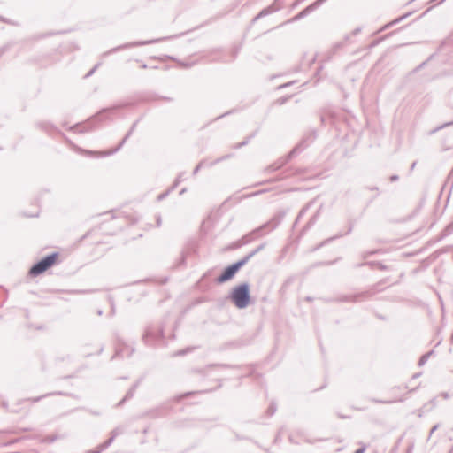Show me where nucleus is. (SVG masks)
Instances as JSON below:
<instances>
[{"label": "nucleus", "mask_w": 453, "mask_h": 453, "mask_svg": "<svg viewBox=\"0 0 453 453\" xmlns=\"http://www.w3.org/2000/svg\"><path fill=\"white\" fill-rule=\"evenodd\" d=\"M133 104H134V103L126 102V103L115 104L109 108H104L102 111H100L96 115H95L92 119H90L87 123L82 124V125H76V126L73 127L72 129L77 133L88 132L92 129L91 124L94 123L95 121H96V120L102 121V120L107 119L109 114H114L117 111L129 107Z\"/></svg>", "instance_id": "nucleus-1"}, {"label": "nucleus", "mask_w": 453, "mask_h": 453, "mask_svg": "<svg viewBox=\"0 0 453 453\" xmlns=\"http://www.w3.org/2000/svg\"><path fill=\"white\" fill-rule=\"evenodd\" d=\"M315 131L310 133L289 152L288 156L286 158H280L278 161L274 162L273 164L268 165L267 167L265 168V173H271L281 168L283 165L287 164L289 158L293 157L295 155L303 150L315 139Z\"/></svg>", "instance_id": "nucleus-2"}, {"label": "nucleus", "mask_w": 453, "mask_h": 453, "mask_svg": "<svg viewBox=\"0 0 453 453\" xmlns=\"http://www.w3.org/2000/svg\"><path fill=\"white\" fill-rule=\"evenodd\" d=\"M230 299L237 308H246L250 301L249 283L243 282L234 288L230 294Z\"/></svg>", "instance_id": "nucleus-3"}, {"label": "nucleus", "mask_w": 453, "mask_h": 453, "mask_svg": "<svg viewBox=\"0 0 453 453\" xmlns=\"http://www.w3.org/2000/svg\"><path fill=\"white\" fill-rule=\"evenodd\" d=\"M58 256L59 254L58 252H53L39 260L29 269V275L32 277H36L43 273L57 263Z\"/></svg>", "instance_id": "nucleus-4"}, {"label": "nucleus", "mask_w": 453, "mask_h": 453, "mask_svg": "<svg viewBox=\"0 0 453 453\" xmlns=\"http://www.w3.org/2000/svg\"><path fill=\"white\" fill-rule=\"evenodd\" d=\"M163 338V331L157 326H149L145 329L142 341L146 345H154Z\"/></svg>", "instance_id": "nucleus-5"}, {"label": "nucleus", "mask_w": 453, "mask_h": 453, "mask_svg": "<svg viewBox=\"0 0 453 453\" xmlns=\"http://www.w3.org/2000/svg\"><path fill=\"white\" fill-rule=\"evenodd\" d=\"M246 262L242 258L239 261L228 265L222 273L217 278L218 283H224L231 280L236 273L244 265Z\"/></svg>", "instance_id": "nucleus-6"}, {"label": "nucleus", "mask_w": 453, "mask_h": 453, "mask_svg": "<svg viewBox=\"0 0 453 453\" xmlns=\"http://www.w3.org/2000/svg\"><path fill=\"white\" fill-rule=\"evenodd\" d=\"M170 37H164V38H158V39H154V40H147V41H138V42H127V43H125V44H122V45H119V46H117V47H114L107 51H105L104 53H103V57H107L112 53H116L121 50H126V49H129V48H133V47H137V46H143V45H148V44H152V43H155V42H161L163 40H166V39H169Z\"/></svg>", "instance_id": "nucleus-7"}, {"label": "nucleus", "mask_w": 453, "mask_h": 453, "mask_svg": "<svg viewBox=\"0 0 453 453\" xmlns=\"http://www.w3.org/2000/svg\"><path fill=\"white\" fill-rule=\"evenodd\" d=\"M375 294V290H366L357 294L342 295L337 298V301L342 303H360L369 299Z\"/></svg>", "instance_id": "nucleus-8"}, {"label": "nucleus", "mask_w": 453, "mask_h": 453, "mask_svg": "<svg viewBox=\"0 0 453 453\" xmlns=\"http://www.w3.org/2000/svg\"><path fill=\"white\" fill-rule=\"evenodd\" d=\"M287 211L284 210L277 211L272 219L266 223L263 224L261 227L265 232V234L274 230L278 227V226L281 223L283 219L285 218Z\"/></svg>", "instance_id": "nucleus-9"}, {"label": "nucleus", "mask_w": 453, "mask_h": 453, "mask_svg": "<svg viewBox=\"0 0 453 453\" xmlns=\"http://www.w3.org/2000/svg\"><path fill=\"white\" fill-rule=\"evenodd\" d=\"M266 234L265 232L263 230V228L260 226L255 228L254 230L250 231L247 234L243 235L242 237V243L245 245L252 242L256 239L259 238L260 236H263Z\"/></svg>", "instance_id": "nucleus-10"}, {"label": "nucleus", "mask_w": 453, "mask_h": 453, "mask_svg": "<svg viewBox=\"0 0 453 453\" xmlns=\"http://www.w3.org/2000/svg\"><path fill=\"white\" fill-rule=\"evenodd\" d=\"M280 0H275L272 5L263 9L257 16L253 18L252 22H256L259 19L278 11L280 8Z\"/></svg>", "instance_id": "nucleus-11"}, {"label": "nucleus", "mask_w": 453, "mask_h": 453, "mask_svg": "<svg viewBox=\"0 0 453 453\" xmlns=\"http://www.w3.org/2000/svg\"><path fill=\"white\" fill-rule=\"evenodd\" d=\"M280 0H275L272 5L263 9L257 16L253 18L252 22H256L259 19L278 11L280 8Z\"/></svg>", "instance_id": "nucleus-12"}, {"label": "nucleus", "mask_w": 453, "mask_h": 453, "mask_svg": "<svg viewBox=\"0 0 453 453\" xmlns=\"http://www.w3.org/2000/svg\"><path fill=\"white\" fill-rule=\"evenodd\" d=\"M280 0H275L272 5L263 9L257 16L253 18L252 22H256L259 19L278 11L280 8Z\"/></svg>", "instance_id": "nucleus-13"}, {"label": "nucleus", "mask_w": 453, "mask_h": 453, "mask_svg": "<svg viewBox=\"0 0 453 453\" xmlns=\"http://www.w3.org/2000/svg\"><path fill=\"white\" fill-rule=\"evenodd\" d=\"M141 120V119H138L131 127L130 130L127 132V134L125 135V137L122 139V141L120 142V143L119 144L118 147H116L114 150H110V151H106L104 153V156H110V155H112L113 153L117 152L118 150H120V148L124 145V143L127 142V140L131 136V134L134 133V131L135 130L136 128V126L137 124L139 123V121Z\"/></svg>", "instance_id": "nucleus-14"}, {"label": "nucleus", "mask_w": 453, "mask_h": 453, "mask_svg": "<svg viewBox=\"0 0 453 453\" xmlns=\"http://www.w3.org/2000/svg\"><path fill=\"white\" fill-rule=\"evenodd\" d=\"M134 349H129L128 347L127 346H118L117 349H116V352H115V356L117 357H129L132 356V354L134 353Z\"/></svg>", "instance_id": "nucleus-15"}, {"label": "nucleus", "mask_w": 453, "mask_h": 453, "mask_svg": "<svg viewBox=\"0 0 453 453\" xmlns=\"http://www.w3.org/2000/svg\"><path fill=\"white\" fill-rule=\"evenodd\" d=\"M164 413H165V407L164 406H158V407H156V408H154L152 410H150L147 412H145L144 416L151 418H156L163 416Z\"/></svg>", "instance_id": "nucleus-16"}, {"label": "nucleus", "mask_w": 453, "mask_h": 453, "mask_svg": "<svg viewBox=\"0 0 453 453\" xmlns=\"http://www.w3.org/2000/svg\"><path fill=\"white\" fill-rule=\"evenodd\" d=\"M363 265H369L372 269H379L381 271L388 269L387 265H383L380 262H366V263H360V264L357 265V267H360Z\"/></svg>", "instance_id": "nucleus-17"}, {"label": "nucleus", "mask_w": 453, "mask_h": 453, "mask_svg": "<svg viewBox=\"0 0 453 453\" xmlns=\"http://www.w3.org/2000/svg\"><path fill=\"white\" fill-rule=\"evenodd\" d=\"M139 385V382H136L135 384H134L130 388L129 390L127 392L126 395L124 396V398L118 403V406H120L122 405L126 401L131 399L134 395V392L137 388Z\"/></svg>", "instance_id": "nucleus-18"}, {"label": "nucleus", "mask_w": 453, "mask_h": 453, "mask_svg": "<svg viewBox=\"0 0 453 453\" xmlns=\"http://www.w3.org/2000/svg\"><path fill=\"white\" fill-rule=\"evenodd\" d=\"M265 247V243H261L259 246H257L256 249H254L252 251L248 253L245 257H242V259L246 262V264L250 261L251 257H253L256 254H257L259 251L263 250Z\"/></svg>", "instance_id": "nucleus-19"}, {"label": "nucleus", "mask_w": 453, "mask_h": 453, "mask_svg": "<svg viewBox=\"0 0 453 453\" xmlns=\"http://www.w3.org/2000/svg\"><path fill=\"white\" fill-rule=\"evenodd\" d=\"M351 231H352V226H349L347 232H345V233H339V234H337L336 235H334L333 237L327 238L323 242H321L319 245L318 248H320V247L324 246L325 244L329 243L330 242H332V241H334V240H335L337 238H340V237H342L343 235H346V234H349Z\"/></svg>", "instance_id": "nucleus-20"}, {"label": "nucleus", "mask_w": 453, "mask_h": 453, "mask_svg": "<svg viewBox=\"0 0 453 453\" xmlns=\"http://www.w3.org/2000/svg\"><path fill=\"white\" fill-rule=\"evenodd\" d=\"M410 15H411V12H408V13H406V14H404V15H403V16H401V17H399L397 19H395V20H393V21L388 23L387 25H385L380 31L385 30V29L388 28V27H390L399 23L400 21L405 19Z\"/></svg>", "instance_id": "nucleus-21"}, {"label": "nucleus", "mask_w": 453, "mask_h": 453, "mask_svg": "<svg viewBox=\"0 0 453 453\" xmlns=\"http://www.w3.org/2000/svg\"><path fill=\"white\" fill-rule=\"evenodd\" d=\"M184 176H185V173L184 172L180 173L178 174V176L176 177V179H175L174 182L173 183V185L170 187V188L172 190H174L179 186V184L185 180Z\"/></svg>", "instance_id": "nucleus-22"}, {"label": "nucleus", "mask_w": 453, "mask_h": 453, "mask_svg": "<svg viewBox=\"0 0 453 453\" xmlns=\"http://www.w3.org/2000/svg\"><path fill=\"white\" fill-rule=\"evenodd\" d=\"M254 136H255V133L253 134H251L250 137H248L245 140H243L242 142L234 144L232 146V148L234 149V150L241 149L242 147L247 145L250 142V138H252Z\"/></svg>", "instance_id": "nucleus-23"}, {"label": "nucleus", "mask_w": 453, "mask_h": 453, "mask_svg": "<svg viewBox=\"0 0 453 453\" xmlns=\"http://www.w3.org/2000/svg\"><path fill=\"white\" fill-rule=\"evenodd\" d=\"M232 156H233L232 154H227V155H224V156H222L220 157H218L214 161L210 162L208 164V166H213V165H217V164H219V163H220V162H222L224 160H226V159L230 158Z\"/></svg>", "instance_id": "nucleus-24"}, {"label": "nucleus", "mask_w": 453, "mask_h": 453, "mask_svg": "<svg viewBox=\"0 0 453 453\" xmlns=\"http://www.w3.org/2000/svg\"><path fill=\"white\" fill-rule=\"evenodd\" d=\"M66 395L65 393H63L61 391H58V392H53V393H49V394H46V395H42L41 396H38V397H35V398H31L30 400L33 402V403H37L39 402L40 400H42V398L48 396V395Z\"/></svg>", "instance_id": "nucleus-25"}, {"label": "nucleus", "mask_w": 453, "mask_h": 453, "mask_svg": "<svg viewBox=\"0 0 453 453\" xmlns=\"http://www.w3.org/2000/svg\"><path fill=\"white\" fill-rule=\"evenodd\" d=\"M433 354H434V351L431 350V351L426 353L425 355H423L418 361V365H420V366L424 365L427 362L430 356Z\"/></svg>", "instance_id": "nucleus-26"}, {"label": "nucleus", "mask_w": 453, "mask_h": 453, "mask_svg": "<svg viewBox=\"0 0 453 453\" xmlns=\"http://www.w3.org/2000/svg\"><path fill=\"white\" fill-rule=\"evenodd\" d=\"M114 440H115V438L111 435L108 440H106L104 442L100 444L101 450L106 449L114 441Z\"/></svg>", "instance_id": "nucleus-27"}, {"label": "nucleus", "mask_w": 453, "mask_h": 453, "mask_svg": "<svg viewBox=\"0 0 453 453\" xmlns=\"http://www.w3.org/2000/svg\"><path fill=\"white\" fill-rule=\"evenodd\" d=\"M312 204V202L307 203L299 212L297 218H296V222L298 220H300V219L306 213V211H308L309 207Z\"/></svg>", "instance_id": "nucleus-28"}, {"label": "nucleus", "mask_w": 453, "mask_h": 453, "mask_svg": "<svg viewBox=\"0 0 453 453\" xmlns=\"http://www.w3.org/2000/svg\"><path fill=\"white\" fill-rule=\"evenodd\" d=\"M123 433H124V428L121 426H118L111 431V435L112 437L116 438L118 435L122 434Z\"/></svg>", "instance_id": "nucleus-29"}, {"label": "nucleus", "mask_w": 453, "mask_h": 453, "mask_svg": "<svg viewBox=\"0 0 453 453\" xmlns=\"http://www.w3.org/2000/svg\"><path fill=\"white\" fill-rule=\"evenodd\" d=\"M207 165L206 161L203 159L199 162V164L194 168L192 174L196 175L200 169L203 166Z\"/></svg>", "instance_id": "nucleus-30"}, {"label": "nucleus", "mask_w": 453, "mask_h": 453, "mask_svg": "<svg viewBox=\"0 0 453 453\" xmlns=\"http://www.w3.org/2000/svg\"><path fill=\"white\" fill-rule=\"evenodd\" d=\"M244 245H245V244H244V243H242V238H241V239H239L238 241H236V242H233L229 248H230V249H233V250H235V249H239V248H241V247H242V246H244Z\"/></svg>", "instance_id": "nucleus-31"}, {"label": "nucleus", "mask_w": 453, "mask_h": 453, "mask_svg": "<svg viewBox=\"0 0 453 453\" xmlns=\"http://www.w3.org/2000/svg\"><path fill=\"white\" fill-rule=\"evenodd\" d=\"M308 14L306 13V11L303 9V11H301L298 14H296L292 19L291 21H296V20H299L303 18H304L305 16H307Z\"/></svg>", "instance_id": "nucleus-32"}, {"label": "nucleus", "mask_w": 453, "mask_h": 453, "mask_svg": "<svg viewBox=\"0 0 453 453\" xmlns=\"http://www.w3.org/2000/svg\"><path fill=\"white\" fill-rule=\"evenodd\" d=\"M452 125H453V120L449 121V122H446V123L442 124L441 126H440V127H438L434 128V130H432V131H431V134H434V133H436L437 131H439V130H441V129H442V128H444V127H446L452 126Z\"/></svg>", "instance_id": "nucleus-33"}, {"label": "nucleus", "mask_w": 453, "mask_h": 453, "mask_svg": "<svg viewBox=\"0 0 453 453\" xmlns=\"http://www.w3.org/2000/svg\"><path fill=\"white\" fill-rule=\"evenodd\" d=\"M38 127L47 132L53 128V127L48 123H40Z\"/></svg>", "instance_id": "nucleus-34"}, {"label": "nucleus", "mask_w": 453, "mask_h": 453, "mask_svg": "<svg viewBox=\"0 0 453 453\" xmlns=\"http://www.w3.org/2000/svg\"><path fill=\"white\" fill-rule=\"evenodd\" d=\"M319 6L316 5V3L314 2L313 4H310L309 6H307L306 8H304V10L306 11V13L309 14L311 13V12H313L315 9H317Z\"/></svg>", "instance_id": "nucleus-35"}, {"label": "nucleus", "mask_w": 453, "mask_h": 453, "mask_svg": "<svg viewBox=\"0 0 453 453\" xmlns=\"http://www.w3.org/2000/svg\"><path fill=\"white\" fill-rule=\"evenodd\" d=\"M173 190L169 188L165 192L160 194L158 196H157V200L158 201H161L163 199H165L166 196H169V194L172 192Z\"/></svg>", "instance_id": "nucleus-36"}, {"label": "nucleus", "mask_w": 453, "mask_h": 453, "mask_svg": "<svg viewBox=\"0 0 453 453\" xmlns=\"http://www.w3.org/2000/svg\"><path fill=\"white\" fill-rule=\"evenodd\" d=\"M275 411H276V405L273 403H272L267 409V412L270 416H272L275 413Z\"/></svg>", "instance_id": "nucleus-37"}, {"label": "nucleus", "mask_w": 453, "mask_h": 453, "mask_svg": "<svg viewBox=\"0 0 453 453\" xmlns=\"http://www.w3.org/2000/svg\"><path fill=\"white\" fill-rule=\"evenodd\" d=\"M221 52V49H212L206 54L207 58L212 57L214 54Z\"/></svg>", "instance_id": "nucleus-38"}, {"label": "nucleus", "mask_w": 453, "mask_h": 453, "mask_svg": "<svg viewBox=\"0 0 453 453\" xmlns=\"http://www.w3.org/2000/svg\"><path fill=\"white\" fill-rule=\"evenodd\" d=\"M318 214L319 212H317L314 216H312V218L310 219L309 223H308V227L311 226L312 225L315 224L316 220H317V218H318Z\"/></svg>", "instance_id": "nucleus-39"}, {"label": "nucleus", "mask_w": 453, "mask_h": 453, "mask_svg": "<svg viewBox=\"0 0 453 453\" xmlns=\"http://www.w3.org/2000/svg\"><path fill=\"white\" fill-rule=\"evenodd\" d=\"M211 60L224 62V63L228 62V60L224 58L223 57H212Z\"/></svg>", "instance_id": "nucleus-40"}, {"label": "nucleus", "mask_w": 453, "mask_h": 453, "mask_svg": "<svg viewBox=\"0 0 453 453\" xmlns=\"http://www.w3.org/2000/svg\"><path fill=\"white\" fill-rule=\"evenodd\" d=\"M104 450H101L100 445L96 447L95 449H90L88 451V453H102Z\"/></svg>", "instance_id": "nucleus-41"}, {"label": "nucleus", "mask_w": 453, "mask_h": 453, "mask_svg": "<svg viewBox=\"0 0 453 453\" xmlns=\"http://www.w3.org/2000/svg\"><path fill=\"white\" fill-rule=\"evenodd\" d=\"M375 253H376V251H375V250L369 251V252H364V253L362 254V257H363L364 259H365V258H367L369 256L373 255V254H375Z\"/></svg>", "instance_id": "nucleus-42"}, {"label": "nucleus", "mask_w": 453, "mask_h": 453, "mask_svg": "<svg viewBox=\"0 0 453 453\" xmlns=\"http://www.w3.org/2000/svg\"><path fill=\"white\" fill-rule=\"evenodd\" d=\"M162 225V218L160 215H157V226H161Z\"/></svg>", "instance_id": "nucleus-43"}, {"label": "nucleus", "mask_w": 453, "mask_h": 453, "mask_svg": "<svg viewBox=\"0 0 453 453\" xmlns=\"http://www.w3.org/2000/svg\"><path fill=\"white\" fill-rule=\"evenodd\" d=\"M100 65V64L96 65H95V66H94V67H93V68H92V69L88 73V74L86 75V77L90 76V75H91V74L96 71V69L98 67V65Z\"/></svg>", "instance_id": "nucleus-44"}, {"label": "nucleus", "mask_w": 453, "mask_h": 453, "mask_svg": "<svg viewBox=\"0 0 453 453\" xmlns=\"http://www.w3.org/2000/svg\"><path fill=\"white\" fill-rule=\"evenodd\" d=\"M390 181L394 182L399 180V176L396 174L391 175L389 178Z\"/></svg>", "instance_id": "nucleus-45"}, {"label": "nucleus", "mask_w": 453, "mask_h": 453, "mask_svg": "<svg viewBox=\"0 0 453 453\" xmlns=\"http://www.w3.org/2000/svg\"><path fill=\"white\" fill-rule=\"evenodd\" d=\"M372 402L380 403H393L392 401H382V400H376V399H372Z\"/></svg>", "instance_id": "nucleus-46"}, {"label": "nucleus", "mask_w": 453, "mask_h": 453, "mask_svg": "<svg viewBox=\"0 0 453 453\" xmlns=\"http://www.w3.org/2000/svg\"><path fill=\"white\" fill-rule=\"evenodd\" d=\"M365 446L364 445L363 447L357 449L354 453H365Z\"/></svg>", "instance_id": "nucleus-47"}, {"label": "nucleus", "mask_w": 453, "mask_h": 453, "mask_svg": "<svg viewBox=\"0 0 453 453\" xmlns=\"http://www.w3.org/2000/svg\"><path fill=\"white\" fill-rule=\"evenodd\" d=\"M293 83H294V81L285 83V84H283V85H280V86L279 87V88L280 89V88H287V87L290 86V85H291V84H293Z\"/></svg>", "instance_id": "nucleus-48"}, {"label": "nucleus", "mask_w": 453, "mask_h": 453, "mask_svg": "<svg viewBox=\"0 0 453 453\" xmlns=\"http://www.w3.org/2000/svg\"><path fill=\"white\" fill-rule=\"evenodd\" d=\"M438 427H439V425H434V426L432 427L431 431H430V435H431L433 433H434V432L438 429Z\"/></svg>", "instance_id": "nucleus-49"}, {"label": "nucleus", "mask_w": 453, "mask_h": 453, "mask_svg": "<svg viewBox=\"0 0 453 453\" xmlns=\"http://www.w3.org/2000/svg\"><path fill=\"white\" fill-rule=\"evenodd\" d=\"M382 39H379V40H376V41H373L371 44V47H374L376 45L379 44V42L381 41Z\"/></svg>", "instance_id": "nucleus-50"}, {"label": "nucleus", "mask_w": 453, "mask_h": 453, "mask_svg": "<svg viewBox=\"0 0 453 453\" xmlns=\"http://www.w3.org/2000/svg\"><path fill=\"white\" fill-rule=\"evenodd\" d=\"M326 0H317L315 1L316 5L320 6L322 4H324Z\"/></svg>", "instance_id": "nucleus-51"}, {"label": "nucleus", "mask_w": 453, "mask_h": 453, "mask_svg": "<svg viewBox=\"0 0 453 453\" xmlns=\"http://www.w3.org/2000/svg\"><path fill=\"white\" fill-rule=\"evenodd\" d=\"M360 31H361V27H357V28L353 31V33H352V34H353V35H356L359 34V33H360Z\"/></svg>", "instance_id": "nucleus-52"}, {"label": "nucleus", "mask_w": 453, "mask_h": 453, "mask_svg": "<svg viewBox=\"0 0 453 453\" xmlns=\"http://www.w3.org/2000/svg\"><path fill=\"white\" fill-rule=\"evenodd\" d=\"M237 53H238V49H235L234 51L233 52V58H232V60H234L236 56H237Z\"/></svg>", "instance_id": "nucleus-53"}, {"label": "nucleus", "mask_w": 453, "mask_h": 453, "mask_svg": "<svg viewBox=\"0 0 453 453\" xmlns=\"http://www.w3.org/2000/svg\"><path fill=\"white\" fill-rule=\"evenodd\" d=\"M228 114H230V111H227V112L224 113V114L219 116L218 118H216V119H221V118H223V117H225V116L228 115Z\"/></svg>", "instance_id": "nucleus-54"}, {"label": "nucleus", "mask_w": 453, "mask_h": 453, "mask_svg": "<svg viewBox=\"0 0 453 453\" xmlns=\"http://www.w3.org/2000/svg\"><path fill=\"white\" fill-rule=\"evenodd\" d=\"M186 192H187V188H181V189H180V195H183V194H185Z\"/></svg>", "instance_id": "nucleus-55"}, {"label": "nucleus", "mask_w": 453, "mask_h": 453, "mask_svg": "<svg viewBox=\"0 0 453 453\" xmlns=\"http://www.w3.org/2000/svg\"><path fill=\"white\" fill-rule=\"evenodd\" d=\"M415 166H416V162H413V163L411 164V165L410 170H411V171H413V170H414V168H415Z\"/></svg>", "instance_id": "nucleus-56"}, {"label": "nucleus", "mask_w": 453, "mask_h": 453, "mask_svg": "<svg viewBox=\"0 0 453 453\" xmlns=\"http://www.w3.org/2000/svg\"><path fill=\"white\" fill-rule=\"evenodd\" d=\"M115 313V306L113 303H111V315Z\"/></svg>", "instance_id": "nucleus-57"}, {"label": "nucleus", "mask_w": 453, "mask_h": 453, "mask_svg": "<svg viewBox=\"0 0 453 453\" xmlns=\"http://www.w3.org/2000/svg\"><path fill=\"white\" fill-rule=\"evenodd\" d=\"M279 101H280V104H282L287 101V98H281Z\"/></svg>", "instance_id": "nucleus-58"}, {"label": "nucleus", "mask_w": 453, "mask_h": 453, "mask_svg": "<svg viewBox=\"0 0 453 453\" xmlns=\"http://www.w3.org/2000/svg\"><path fill=\"white\" fill-rule=\"evenodd\" d=\"M188 350L179 351L176 355H184Z\"/></svg>", "instance_id": "nucleus-59"}, {"label": "nucleus", "mask_w": 453, "mask_h": 453, "mask_svg": "<svg viewBox=\"0 0 453 453\" xmlns=\"http://www.w3.org/2000/svg\"><path fill=\"white\" fill-rule=\"evenodd\" d=\"M161 98H162L163 100H165V101H168V102L172 101V99H171L170 97H165H165H161Z\"/></svg>", "instance_id": "nucleus-60"}, {"label": "nucleus", "mask_w": 453, "mask_h": 453, "mask_svg": "<svg viewBox=\"0 0 453 453\" xmlns=\"http://www.w3.org/2000/svg\"><path fill=\"white\" fill-rule=\"evenodd\" d=\"M181 65H182L184 67H190V66H191V65H189V64H184V63H182Z\"/></svg>", "instance_id": "nucleus-61"}, {"label": "nucleus", "mask_w": 453, "mask_h": 453, "mask_svg": "<svg viewBox=\"0 0 453 453\" xmlns=\"http://www.w3.org/2000/svg\"><path fill=\"white\" fill-rule=\"evenodd\" d=\"M448 228H450V230H453V223H451V224L448 226Z\"/></svg>", "instance_id": "nucleus-62"}, {"label": "nucleus", "mask_w": 453, "mask_h": 453, "mask_svg": "<svg viewBox=\"0 0 453 453\" xmlns=\"http://www.w3.org/2000/svg\"><path fill=\"white\" fill-rule=\"evenodd\" d=\"M451 176H453V167H452V170L449 173V177H451Z\"/></svg>", "instance_id": "nucleus-63"}, {"label": "nucleus", "mask_w": 453, "mask_h": 453, "mask_svg": "<svg viewBox=\"0 0 453 453\" xmlns=\"http://www.w3.org/2000/svg\"><path fill=\"white\" fill-rule=\"evenodd\" d=\"M418 376H419V373H416L413 375V378L415 379V378H418Z\"/></svg>", "instance_id": "nucleus-64"}]
</instances>
